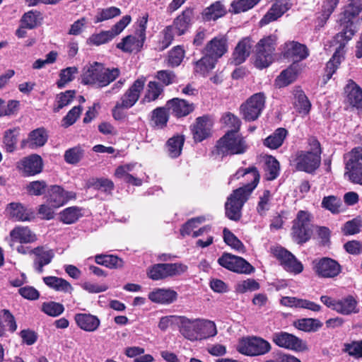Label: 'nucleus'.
Returning <instances> with one entry per match:
<instances>
[{
  "label": "nucleus",
  "instance_id": "60",
  "mask_svg": "<svg viewBox=\"0 0 362 362\" xmlns=\"http://www.w3.org/2000/svg\"><path fill=\"white\" fill-rule=\"evenodd\" d=\"M115 175L118 177H122L127 182L132 183L136 186H140L142 182L141 180L128 173V167H124V165L119 166L116 169Z\"/></svg>",
  "mask_w": 362,
  "mask_h": 362
},
{
  "label": "nucleus",
  "instance_id": "41",
  "mask_svg": "<svg viewBox=\"0 0 362 362\" xmlns=\"http://www.w3.org/2000/svg\"><path fill=\"white\" fill-rule=\"evenodd\" d=\"M163 92V86L156 81L148 83L146 93L142 100L144 103L156 100Z\"/></svg>",
  "mask_w": 362,
  "mask_h": 362
},
{
  "label": "nucleus",
  "instance_id": "18",
  "mask_svg": "<svg viewBox=\"0 0 362 362\" xmlns=\"http://www.w3.org/2000/svg\"><path fill=\"white\" fill-rule=\"evenodd\" d=\"M309 55V50L306 45L296 41L285 43L284 57L291 59L293 62H300L306 59Z\"/></svg>",
  "mask_w": 362,
  "mask_h": 362
},
{
  "label": "nucleus",
  "instance_id": "27",
  "mask_svg": "<svg viewBox=\"0 0 362 362\" xmlns=\"http://www.w3.org/2000/svg\"><path fill=\"white\" fill-rule=\"evenodd\" d=\"M252 43L249 37L244 38L237 45L233 54V62L238 65L243 63L249 57Z\"/></svg>",
  "mask_w": 362,
  "mask_h": 362
},
{
  "label": "nucleus",
  "instance_id": "47",
  "mask_svg": "<svg viewBox=\"0 0 362 362\" xmlns=\"http://www.w3.org/2000/svg\"><path fill=\"white\" fill-rule=\"evenodd\" d=\"M19 131V128H13L4 132V144L7 152H13L16 149Z\"/></svg>",
  "mask_w": 362,
  "mask_h": 362
},
{
  "label": "nucleus",
  "instance_id": "21",
  "mask_svg": "<svg viewBox=\"0 0 362 362\" xmlns=\"http://www.w3.org/2000/svg\"><path fill=\"white\" fill-rule=\"evenodd\" d=\"M206 54L217 61L228 50L227 39L224 36H218L210 40L206 46Z\"/></svg>",
  "mask_w": 362,
  "mask_h": 362
},
{
  "label": "nucleus",
  "instance_id": "33",
  "mask_svg": "<svg viewBox=\"0 0 362 362\" xmlns=\"http://www.w3.org/2000/svg\"><path fill=\"white\" fill-rule=\"evenodd\" d=\"M43 281L49 287L57 291L71 293L73 291L72 286L65 279L57 276H46L43 278Z\"/></svg>",
  "mask_w": 362,
  "mask_h": 362
},
{
  "label": "nucleus",
  "instance_id": "54",
  "mask_svg": "<svg viewBox=\"0 0 362 362\" xmlns=\"http://www.w3.org/2000/svg\"><path fill=\"white\" fill-rule=\"evenodd\" d=\"M40 18V13L38 11H29L25 13L21 18V24L28 29L35 28Z\"/></svg>",
  "mask_w": 362,
  "mask_h": 362
},
{
  "label": "nucleus",
  "instance_id": "42",
  "mask_svg": "<svg viewBox=\"0 0 362 362\" xmlns=\"http://www.w3.org/2000/svg\"><path fill=\"white\" fill-rule=\"evenodd\" d=\"M286 134L287 131L286 129L279 128L273 134L265 139L264 144L270 148L276 149L281 146Z\"/></svg>",
  "mask_w": 362,
  "mask_h": 362
},
{
  "label": "nucleus",
  "instance_id": "23",
  "mask_svg": "<svg viewBox=\"0 0 362 362\" xmlns=\"http://www.w3.org/2000/svg\"><path fill=\"white\" fill-rule=\"evenodd\" d=\"M37 240L36 235L28 227H16L10 232L9 245L13 247L16 243H30Z\"/></svg>",
  "mask_w": 362,
  "mask_h": 362
},
{
  "label": "nucleus",
  "instance_id": "45",
  "mask_svg": "<svg viewBox=\"0 0 362 362\" xmlns=\"http://www.w3.org/2000/svg\"><path fill=\"white\" fill-rule=\"evenodd\" d=\"M265 178L267 180H275L279 174L280 165L279 161L274 157L269 156L265 162Z\"/></svg>",
  "mask_w": 362,
  "mask_h": 362
},
{
  "label": "nucleus",
  "instance_id": "7",
  "mask_svg": "<svg viewBox=\"0 0 362 362\" xmlns=\"http://www.w3.org/2000/svg\"><path fill=\"white\" fill-rule=\"evenodd\" d=\"M276 39L269 35L261 39L255 46L254 64L256 68L263 69L269 67L274 60Z\"/></svg>",
  "mask_w": 362,
  "mask_h": 362
},
{
  "label": "nucleus",
  "instance_id": "28",
  "mask_svg": "<svg viewBox=\"0 0 362 362\" xmlns=\"http://www.w3.org/2000/svg\"><path fill=\"white\" fill-rule=\"evenodd\" d=\"M336 312L344 315L356 314L359 312L358 302L352 296L338 300Z\"/></svg>",
  "mask_w": 362,
  "mask_h": 362
},
{
  "label": "nucleus",
  "instance_id": "61",
  "mask_svg": "<svg viewBox=\"0 0 362 362\" xmlns=\"http://www.w3.org/2000/svg\"><path fill=\"white\" fill-rule=\"evenodd\" d=\"M343 351L356 358L362 357V340L345 344Z\"/></svg>",
  "mask_w": 362,
  "mask_h": 362
},
{
  "label": "nucleus",
  "instance_id": "57",
  "mask_svg": "<svg viewBox=\"0 0 362 362\" xmlns=\"http://www.w3.org/2000/svg\"><path fill=\"white\" fill-rule=\"evenodd\" d=\"M83 156V150L80 146H75L65 151L64 160L70 164H76Z\"/></svg>",
  "mask_w": 362,
  "mask_h": 362
},
{
  "label": "nucleus",
  "instance_id": "10",
  "mask_svg": "<svg viewBox=\"0 0 362 362\" xmlns=\"http://www.w3.org/2000/svg\"><path fill=\"white\" fill-rule=\"evenodd\" d=\"M270 344L260 337H248L240 341L237 350L247 356H259L267 354L271 350Z\"/></svg>",
  "mask_w": 362,
  "mask_h": 362
},
{
  "label": "nucleus",
  "instance_id": "63",
  "mask_svg": "<svg viewBox=\"0 0 362 362\" xmlns=\"http://www.w3.org/2000/svg\"><path fill=\"white\" fill-rule=\"evenodd\" d=\"M259 288V284L254 279H248L239 282L236 285V291L238 293H245L247 291H253Z\"/></svg>",
  "mask_w": 362,
  "mask_h": 362
},
{
  "label": "nucleus",
  "instance_id": "12",
  "mask_svg": "<svg viewBox=\"0 0 362 362\" xmlns=\"http://www.w3.org/2000/svg\"><path fill=\"white\" fill-rule=\"evenodd\" d=\"M311 234L309 214L306 211H300L293 221V238L298 243H303L310 238Z\"/></svg>",
  "mask_w": 362,
  "mask_h": 362
},
{
  "label": "nucleus",
  "instance_id": "29",
  "mask_svg": "<svg viewBox=\"0 0 362 362\" xmlns=\"http://www.w3.org/2000/svg\"><path fill=\"white\" fill-rule=\"evenodd\" d=\"M21 164L23 170L28 175L37 174L42 169V160L40 156L36 154L25 158Z\"/></svg>",
  "mask_w": 362,
  "mask_h": 362
},
{
  "label": "nucleus",
  "instance_id": "44",
  "mask_svg": "<svg viewBox=\"0 0 362 362\" xmlns=\"http://www.w3.org/2000/svg\"><path fill=\"white\" fill-rule=\"evenodd\" d=\"M95 262L110 269L120 268L123 265L121 259L115 255H99L95 256Z\"/></svg>",
  "mask_w": 362,
  "mask_h": 362
},
{
  "label": "nucleus",
  "instance_id": "55",
  "mask_svg": "<svg viewBox=\"0 0 362 362\" xmlns=\"http://www.w3.org/2000/svg\"><path fill=\"white\" fill-rule=\"evenodd\" d=\"M223 233L224 242L228 245L238 251H243L244 250V245L242 242L228 228H225Z\"/></svg>",
  "mask_w": 362,
  "mask_h": 362
},
{
  "label": "nucleus",
  "instance_id": "36",
  "mask_svg": "<svg viewBox=\"0 0 362 362\" xmlns=\"http://www.w3.org/2000/svg\"><path fill=\"white\" fill-rule=\"evenodd\" d=\"M216 61L212 57L205 54L202 59L195 62L194 72L206 76L214 69Z\"/></svg>",
  "mask_w": 362,
  "mask_h": 362
},
{
  "label": "nucleus",
  "instance_id": "19",
  "mask_svg": "<svg viewBox=\"0 0 362 362\" xmlns=\"http://www.w3.org/2000/svg\"><path fill=\"white\" fill-rule=\"evenodd\" d=\"M291 6L289 0H276L267 13L261 19L259 23L264 25L280 18Z\"/></svg>",
  "mask_w": 362,
  "mask_h": 362
},
{
  "label": "nucleus",
  "instance_id": "49",
  "mask_svg": "<svg viewBox=\"0 0 362 362\" xmlns=\"http://www.w3.org/2000/svg\"><path fill=\"white\" fill-rule=\"evenodd\" d=\"M121 11L115 6H110L105 8L99 9L95 16V23L103 22L119 16Z\"/></svg>",
  "mask_w": 362,
  "mask_h": 362
},
{
  "label": "nucleus",
  "instance_id": "13",
  "mask_svg": "<svg viewBox=\"0 0 362 362\" xmlns=\"http://www.w3.org/2000/svg\"><path fill=\"white\" fill-rule=\"evenodd\" d=\"M273 342L278 346L294 351H305L308 349L305 341L286 332L273 334Z\"/></svg>",
  "mask_w": 362,
  "mask_h": 362
},
{
  "label": "nucleus",
  "instance_id": "1",
  "mask_svg": "<svg viewBox=\"0 0 362 362\" xmlns=\"http://www.w3.org/2000/svg\"><path fill=\"white\" fill-rule=\"evenodd\" d=\"M362 11V0H350L341 13L339 23L341 31L337 33L334 41L339 44L332 57L327 63L324 82L326 83L335 73L344 59V48L356 33L357 28L355 22L357 21L359 13Z\"/></svg>",
  "mask_w": 362,
  "mask_h": 362
},
{
  "label": "nucleus",
  "instance_id": "39",
  "mask_svg": "<svg viewBox=\"0 0 362 362\" xmlns=\"http://www.w3.org/2000/svg\"><path fill=\"white\" fill-rule=\"evenodd\" d=\"M226 13V11L223 6L219 1H216L204 10L202 16L205 21H216Z\"/></svg>",
  "mask_w": 362,
  "mask_h": 362
},
{
  "label": "nucleus",
  "instance_id": "30",
  "mask_svg": "<svg viewBox=\"0 0 362 362\" xmlns=\"http://www.w3.org/2000/svg\"><path fill=\"white\" fill-rule=\"evenodd\" d=\"M346 168L349 170V175L362 170V148H355L348 154Z\"/></svg>",
  "mask_w": 362,
  "mask_h": 362
},
{
  "label": "nucleus",
  "instance_id": "24",
  "mask_svg": "<svg viewBox=\"0 0 362 362\" xmlns=\"http://www.w3.org/2000/svg\"><path fill=\"white\" fill-rule=\"evenodd\" d=\"M212 122L206 116L198 117L193 127L194 139L197 141H202L210 135Z\"/></svg>",
  "mask_w": 362,
  "mask_h": 362
},
{
  "label": "nucleus",
  "instance_id": "9",
  "mask_svg": "<svg viewBox=\"0 0 362 362\" xmlns=\"http://www.w3.org/2000/svg\"><path fill=\"white\" fill-rule=\"evenodd\" d=\"M187 269L182 263H160L154 264L148 271V276L154 281L179 276Z\"/></svg>",
  "mask_w": 362,
  "mask_h": 362
},
{
  "label": "nucleus",
  "instance_id": "40",
  "mask_svg": "<svg viewBox=\"0 0 362 362\" xmlns=\"http://www.w3.org/2000/svg\"><path fill=\"white\" fill-rule=\"evenodd\" d=\"M294 105L296 110L303 115H307L310 110L311 104L302 90L297 89L294 91Z\"/></svg>",
  "mask_w": 362,
  "mask_h": 362
},
{
  "label": "nucleus",
  "instance_id": "8",
  "mask_svg": "<svg viewBox=\"0 0 362 362\" xmlns=\"http://www.w3.org/2000/svg\"><path fill=\"white\" fill-rule=\"evenodd\" d=\"M266 96L263 93H257L250 96L240 105V110L245 120H256L264 108Z\"/></svg>",
  "mask_w": 362,
  "mask_h": 362
},
{
  "label": "nucleus",
  "instance_id": "20",
  "mask_svg": "<svg viewBox=\"0 0 362 362\" xmlns=\"http://www.w3.org/2000/svg\"><path fill=\"white\" fill-rule=\"evenodd\" d=\"M166 107L177 117H185L194 109L193 103L178 98H173L166 103Z\"/></svg>",
  "mask_w": 362,
  "mask_h": 362
},
{
  "label": "nucleus",
  "instance_id": "15",
  "mask_svg": "<svg viewBox=\"0 0 362 362\" xmlns=\"http://www.w3.org/2000/svg\"><path fill=\"white\" fill-rule=\"evenodd\" d=\"M272 255L281 262L288 272L300 274L303 270L302 263L296 259L295 256L287 250L280 246L271 247Z\"/></svg>",
  "mask_w": 362,
  "mask_h": 362
},
{
  "label": "nucleus",
  "instance_id": "56",
  "mask_svg": "<svg viewBox=\"0 0 362 362\" xmlns=\"http://www.w3.org/2000/svg\"><path fill=\"white\" fill-rule=\"evenodd\" d=\"M184 57V49L181 47L177 46L169 52L168 59V64L173 67L177 66L182 62Z\"/></svg>",
  "mask_w": 362,
  "mask_h": 362
},
{
  "label": "nucleus",
  "instance_id": "37",
  "mask_svg": "<svg viewBox=\"0 0 362 362\" xmlns=\"http://www.w3.org/2000/svg\"><path fill=\"white\" fill-rule=\"evenodd\" d=\"M69 197L64 190L59 186H52L49 192V202L54 208L64 205Z\"/></svg>",
  "mask_w": 362,
  "mask_h": 362
},
{
  "label": "nucleus",
  "instance_id": "32",
  "mask_svg": "<svg viewBox=\"0 0 362 362\" xmlns=\"http://www.w3.org/2000/svg\"><path fill=\"white\" fill-rule=\"evenodd\" d=\"M144 40L135 36L128 35L117 44V47L125 52H139L142 47Z\"/></svg>",
  "mask_w": 362,
  "mask_h": 362
},
{
  "label": "nucleus",
  "instance_id": "2",
  "mask_svg": "<svg viewBox=\"0 0 362 362\" xmlns=\"http://www.w3.org/2000/svg\"><path fill=\"white\" fill-rule=\"evenodd\" d=\"M242 177H247V180H250V182L234 190L228 197L227 202L225 204L226 216L229 219L235 221L240 218L242 208L252 191L257 186L260 178L257 168L251 166L247 168L238 169L237 172L230 177V180H238Z\"/></svg>",
  "mask_w": 362,
  "mask_h": 362
},
{
  "label": "nucleus",
  "instance_id": "34",
  "mask_svg": "<svg viewBox=\"0 0 362 362\" xmlns=\"http://www.w3.org/2000/svg\"><path fill=\"white\" fill-rule=\"evenodd\" d=\"M166 105L154 109L151 112V121L153 126L158 129H163L166 127L169 119V113Z\"/></svg>",
  "mask_w": 362,
  "mask_h": 362
},
{
  "label": "nucleus",
  "instance_id": "35",
  "mask_svg": "<svg viewBox=\"0 0 362 362\" xmlns=\"http://www.w3.org/2000/svg\"><path fill=\"white\" fill-rule=\"evenodd\" d=\"M48 139L47 131L44 128H37L33 130L28 136V146L32 148L43 146Z\"/></svg>",
  "mask_w": 362,
  "mask_h": 362
},
{
  "label": "nucleus",
  "instance_id": "58",
  "mask_svg": "<svg viewBox=\"0 0 362 362\" xmlns=\"http://www.w3.org/2000/svg\"><path fill=\"white\" fill-rule=\"evenodd\" d=\"M222 120L224 124L231 129L228 132L238 133L241 124V122L238 117L230 112H227L222 117Z\"/></svg>",
  "mask_w": 362,
  "mask_h": 362
},
{
  "label": "nucleus",
  "instance_id": "59",
  "mask_svg": "<svg viewBox=\"0 0 362 362\" xmlns=\"http://www.w3.org/2000/svg\"><path fill=\"white\" fill-rule=\"evenodd\" d=\"M271 199V192L268 189L263 191L259 197V201L257 206V211L260 216H264L269 209V202Z\"/></svg>",
  "mask_w": 362,
  "mask_h": 362
},
{
  "label": "nucleus",
  "instance_id": "46",
  "mask_svg": "<svg viewBox=\"0 0 362 362\" xmlns=\"http://www.w3.org/2000/svg\"><path fill=\"white\" fill-rule=\"evenodd\" d=\"M295 325L300 330L310 332L317 331L322 327V323L317 319L303 318L298 320Z\"/></svg>",
  "mask_w": 362,
  "mask_h": 362
},
{
  "label": "nucleus",
  "instance_id": "51",
  "mask_svg": "<svg viewBox=\"0 0 362 362\" xmlns=\"http://www.w3.org/2000/svg\"><path fill=\"white\" fill-rule=\"evenodd\" d=\"M41 310L49 316L57 317L63 313L64 307L59 303L49 301L42 303Z\"/></svg>",
  "mask_w": 362,
  "mask_h": 362
},
{
  "label": "nucleus",
  "instance_id": "31",
  "mask_svg": "<svg viewBox=\"0 0 362 362\" xmlns=\"http://www.w3.org/2000/svg\"><path fill=\"white\" fill-rule=\"evenodd\" d=\"M193 17V11L192 9L185 10L180 16L177 17L174 21L172 26L177 35H183L188 29Z\"/></svg>",
  "mask_w": 362,
  "mask_h": 362
},
{
  "label": "nucleus",
  "instance_id": "62",
  "mask_svg": "<svg viewBox=\"0 0 362 362\" xmlns=\"http://www.w3.org/2000/svg\"><path fill=\"white\" fill-rule=\"evenodd\" d=\"M156 78L164 86H169L176 81V75L170 70H160L157 71Z\"/></svg>",
  "mask_w": 362,
  "mask_h": 362
},
{
  "label": "nucleus",
  "instance_id": "16",
  "mask_svg": "<svg viewBox=\"0 0 362 362\" xmlns=\"http://www.w3.org/2000/svg\"><path fill=\"white\" fill-rule=\"evenodd\" d=\"M145 83V77L141 76L137 78L118 101L121 103V105L124 108H130L133 107L138 101L141 93L144 90Z\"/></svg>",
  "mask_w": 362,
  "mask_h": 362
},
{
  "label": "nucleus",
  "instance_id": "43",
  "mask_svg": "<svg viewBox=\"0 0 362 362\" xmlns=\"http://www.w3.org/2000/svg\"><path fill=\"white\" fill-rule=\"evenodd\" d=\"M296 69L290 66L282 71L275 80V86L279 88L285 87L293 83L296 78Z\"/></svg>",
  "mask_w": 362,
  "mask_h": 362
},
{
  "label": "nucleus",
  "instance_id": "14",
  "mask_svg": "<svg viewBox=\"0 0 362 362\" xmlns=\"http://www.w3.org/2000/svg\"><path fill=\"white\" fill-rule=\"evenodd\" d=\"M218 264L226 269L240 274H250L254 267L245 259L229 253H224L218 259Z\"/></svg>",
  "mask_w": 362,
  "mask_h": 362
},
{
  "label": "nucleus",
  "instance_id": "11",
  "mask_svg": "<svg viewBox=\"0 0 362 362\" xmlns=\"http://www.w3.org/2000/svg\"><path fill=\"white\" fill-rule=\"evenodd\" d=\"M312 264L315 274L320 278L333 279L341 272V265L329 257L315 259Z\"/></svg>",
  "mask_w": 362,
  "mask_h": 362
},
{
  "label": "nucleus",
  "instance_id": "5",
  "mask_svg": "<svg viewBox=\"0 0 362 362\" xmlns=\"http://www.w3.org/2000/svg\"><path fill=\"white\" fill-rule=\"evenodd\" d=\"M308 144L310 149L297 151L291 160V165L296 170L311 174L320 165L322 151L320 142L316 139L310 138Z\"/></svg>",
  "mask_w": 362,
  "mask_h": 362
},
{
  "label": "nucleus",
  "instance_id": "6",
  "mask_svg": "<svg viewBox=\"0 0 362 362\" xmlns=\"http://www.w3.org/2000/svg\"><path fill=\"white\" fill-rule=\"evenodd\" d=\"M248 146L245 139L238 133L227 132L216 145V153L222 157L228 155L243 154Z\"/></svg>",
  "mask_w": 362,
  "mask_h": 362
},
{
  "label": "nucleus",
  "instance_id": "3",
  "mask_svg": "<svg viewBox=\"0 0 362 362\" xmlns=\"http://www.w3.org/2000/svg\"><path fill=\"white\" fill-rule=\"evenodd\" d=\"M180 332L186 339L194 341L214 337L217 334L214 322L204 319L179 317Z\"/></svg>",
  "mask_w": 362,
  "mask_h": 362
},
{
  "label": "nucleus",
  "instance_id": "64",
  "mask_svg": "<svg viewBox=\"0 0 362 362\" xmlns=\"http://www.w3.org/2000/svg\"><path fill=\"white\" fill-rule=\"evenodd\" d=\"M204 221V218L203 217L191 218L182 227L180 230L181 235L183 236L192 235L194 229L198 227Z\"/></svg>",
  "mask_w": 362,
  "mask_h": 362
},
{
  "label": "nucleus",
  "instance_id": "22",
  "mask_svg": "<svg viewBox=\"0 0 362 362\" xmlns=\"http://www.w3.org/2000/svg\"><path fill=\"white\" fill-rule=\"evenodd\" d=\"M74 320L80 329L88 332L96 331L100 325L99 318L90 313H77L74 316Z\"/></svg>",
  "mask_w": 362,
  "mask_h": 362
},
{
  "label": "nucleus",
  "instance_id": "53",
  "mask_svg": "<svg viewBox=\"0 0 362 362\" xmlns=\"http://www.w3.org/2000/svg\"><path fill=\"white\" fill-rule=\"evenodd\" d=\"M260 0H238L232 2L231 12L234 13H239L245 12L253 8L257 4Z\"/></svg>",
  "mask_w": 362,
  "mask_h": 362
},
{
  "label": "nucleus",
  "instance_id": "17",
  "mask_svg": "<svg viewBox=\"0 0 362 362\" xmlns=\"http://www.w3.org/2000/svg\"><path fill=\"white\" fill-rule=\"evenodd\" d=\"M29 254L35 255L33 267L39 274L43 272L44 266L49 264L54 257V250L46 246H38L32 249Z\"/></svg>",
  "mask_w": 362,
  "mask_h": 362
},
{
  "label": "nucleus",
  "instance_id": "4",
  "mask_svg": "<svg viewBox=\"0 0 362 362\" xmlns=\"http://www.w3.org/2000/svg\"><path fill=\"white\" fill-rule=\"evenodd\" d=\"M120 75L118 68H106L102 64L94 62L83 68L81 82L95 88L107 86Z\"/></svg>",
  "mask_w": 362,
  "mask_h": 362
},
{
  "label": "nucleus",
  "instance_id": "38",
  "mask_svg": "<svg viewBox=\"0 0 362 362\" xmlns=\"http://www.w3.org/2000/svg\"><path fill=\"white\" fill-rule=\"evenodd\" d=\"M184 142L185 138L182 135H175L169 139L166 144L169 156L173 158L180 156Z\"/></svg>",
  "mask_w": 362,
  "mask_h": 362
},
{
  "label": "nucleus",
  "instance_id": "26",
  "mask_svg": "<svg viewBox=\"0 0 362 362\" xmlns=\"http://www.w3.org/2000/svg\"><path fill=\"white\" fill-rule=\"evenodd\" d=\"M177 297V292L170 288H157L148 294V298L152 302L161 304H170L174 302Z\"/></svg>",
  "mask_w": 362,
  "mask_h": 362
},
{
  "label": "nucleus",
  "instance_id": "48",
  "mask_svg": "<svg viewBox=\"0 0 362 362\" xmlns=\"http://www.w3.org/2000/svg\"><path fill=\"white\" fill-rule=\"evenodd\" d=\"M60 215L61 220L66 224L73 223L82 216L81 209L77 206L66 208Z\"/></svg>",
  "mask_w": 362,
  "mask_h": 362
},
{
  "label": "nucleus",
  "instance_id": "52",
  "mask_svg": "<svg viewBox=\"0 0 362 362\" xmlns=\"http://www.w3.org/2000/svg\"><path fill=\"white\" fill-rule=\"evenodd\" d=\"M11 216L17 221H27L29 219L24 206L19 203H11L8 207Z\"/></svg>",
  "mask_w": 362,
  "mask_h": 362
},
{
  "label": "nucleus",
  "instance_id": "50",
  "mask_svg": "<svg viewBox=\"0 0 362 362\" xmlns=\"http://www.w3.org/2000/svg\"><path fill=\"white\" fill-rule=\"evenodd\" d=\"M77 73L78 69L76 66H69L61 70L59 80L57 82L58 88H62L66 83L72 81Z\"/></svg>",
  "mask_w": 362,
  "mask_h": 362
},
{
  "label": "nucleus",
  "instance_id": "25",
  "mask_svg": "<svg viewBox=\"0 0 362 362\" xmlns=\"http://www.w3.org/2000/svg\"><path fill=\"white\" fill-rule=\"evenodd\" d=\"M347 101L354 107L362 109V89L353 80L348 81L344 88Z\"/></svg>",
  "mask_w": 362,
  "mask_h": 362
}]
</instances>
